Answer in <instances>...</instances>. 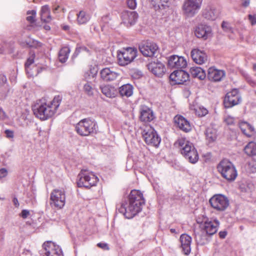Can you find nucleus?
<instances>
[{
	"label": "nucleus",
	"mask_w": 256,
	"mask_h": 256,
	"mask_svg": "<svg viewBox=\"0 0 256 256\" xmlns=\"http://www.w3.org/2000/svg\"><path fill=\"white\" fill-rule=\"evenodd\" d=\"M61 101L62 97L60 96H54L50 102L40 100L32 106L34 114L40 120H47L54 115Z\"/></svg>",
	"instance_id": "nucleus-1"
},
{
	"label": "nucleus",
	"mask_w": 256,
	"mask_h": 256,
	"mask_svg": "<svg viewBox=\"0 0 256 256\" xmlns=\"http://www.w3.org/2000/svg\"><path fill=\"white\" fill-rule=\"evenodd\" d=\"M145 200L142 194L138 190H132L129 195V202L126 206L122 204L118 209L120 213L122 214L126 218H132L142 210V207L144 204Z\"/></svg>",
	"instance_id": "nucleus-2"
},
{
	"label": "nucleus",
	"mask_w": 256,
	"mask_h": 256,
	"mask_svg": "<svg viewBox=\"0 0 256 256\" xmlns=\"http://www.w3.org/2000/svg\"><path fill=\"white\" fill-rule=\"evenodd\" d=\"M217 169L222 176L228 182H233L238 176L237 170L234 164L227 159L221 160L217 166Z\"/></svg>",
	"instance_id": "nucleus-3"
},
{
	"label": "nucleus",
	"mask_w": 256,
	"mask_h": 256,
	"mask_svg": "<svg viewBox=\"0 0 256 256\" xmlns=\"http://www.w3.org/2000/svg\"><path fill=\"white\" fill-rule=\"evenodd\" d=\"M197 222L200 224V228L204 234L212 236L218 231L220 222L217 220H210L206 216L198 218Z\"/></svg>",
	"instance_id": "nucleus-4"
},
{
	"label": "nucleus",
	"mask_w": 256,
	"mask_h": 256,
	"mask_svg": "<svg viewBox=\"0 0 256 256\" xmlns=\"http://www.w3.org/2000/svg\"><path fill=\"white\" fill-rule=\"evenodd\" d=\"M96 128V122L89 118L81 120L75 126L76 132L81 136H88L95 132Z\"/></svg>",
	"instance_id": "nucleus-5"
},
{
	"label": "nucleus",
	"mask_w": 256,
	"mask_h": 256,
	"mask_svg": "<svg viewBox=\"0 0 256 256\" xmlns=\"http://www.w3.org/2000/svg\"><path fill=\"white\" fill-rule=\"evenodd\" d=\"M98 178L92 172L82 170L78 176L77 184L78 187L90 188L96 184Z\"/></svg>",
	"instance_id": "nucleus-6"
},
{
	"label": "nucleus",
	"mask_w": 256,
	"mask_h": 256,
	"mask_svg": "<svg viewBox=\"0 0 256 256\" xmlns=\"http://www.w3.org/2000/svg\"><path fill=\"white\" fill-rule=\"evenodd\" d=\"M137 50L134 48H127L118 51V61L120 65L124 66L130 63L136 56Z\"/></svg>",
	"instance_id": "nucleus-7"
},
{
	"label": "nucleus",
	"mask_w": 256,
	"mask_h": 256,
	"mask_svg": "<svg viewBox=\"0 0 256 256\" xmlns=\"http://www.w3.org/2000/svg\"><path fill=\"white\" fill-rule=\"evenodd\" d=\"M142 136L148 144L157 146L160 142V138L155 130L149 126H146L144 128Z\"/></svg>",
	"instance_id": "nucleus-8"
},
{
	"label": "nucleus",
	"mask_w": 256,
	"mask_h": 256,
	"mask_svg": "<svg viewBox=\"0 0 256 256\" xmlns=\"http://www.w3.org/2000/svg\"><path fill=\"white\" fill-rule=\"evenodd\" d=\"M211 206L218 212L225 210L229 206L228 198L222 194H215L209 200Z\"/></svg>",
	"instance_id": "nucleus-9"
},
{
	"label": "nucleus",
	"mask_w": 256,
	"mask_h": 256,
	"mask_svg": "<svg viewBox=\"0 0 256 256\" xmlns=\"http://www.w3.org/2000/svg\"><path fill=\"white\" fill-rule=\"evenodd\" d=\"M202 0H185L182 10L188 16H193L200 8Z\"/></svg>",
	"instance_id": "nucleus-10"
},
{
	"label": "nucleus",
	"mask_w": 256,
	"mask_h": 256,
	"mask_svg": "<svg viewBox=\"0 0 256 256\" xmlns=\"http://www.w3.org/2000/svg\"><path fill=\"white\" fill-rule=\"evenodd\" d=\"M50 199L55 207L62 208L65 204V192L62 189H55L52 192Z\"/></svg>",
	"instance_id": "nucleus-11"
},
{
	"label": "nucleus",
	"mask_w": 256,
	"mask_h": 256,
	"mask_svg": "<svg viewBox=\"0 0 256 256\" xmlns=\"http://www.w3.org/2000/svg\"><path fill=\"white\" fill-rule=\"evenodd\" d=\"M42 246L44 251L42 256H64L60 246L50 241L44 242Z\"/></svg>",
	"instance_id": "nucleus-12"
},
{
	"label": "nucleus",
	"mask_w": 256,
	"mask_h": 256,
	"mask_svg": "<svg viewBox=\"0 0 256 256\" xmlns=\"http://www.w3.org/2000/svg\"><path fill=\"white\" fill-rule=\"evenodd\" d=\"M140 50L145 56L152 57L155 56L158 46L156 44L151 42H146L140 46Z\"/></svg>",
	"instance_id": "nucleus-13"
},
{
	"label": "nucleus",
	"mask_w": 256,
	"mask_h": 256,
	"mask_svg": "<svg viewBox=\"0 0 256 256\" xmlns=\"http://www.w3.org/2000/svg\"><path fill=\"white\" fill-rule=\"evenodd\" d=\"M180 248L181 252L185 255L188 256L191 252V244L192 238L190 236L186 234L180 235L179 239Z\"/></svg>",
	"instance_id": "nucleus-14"
},
{
	"label": "nucleus",
	"mask_w": 256,
	"mask_h": 256,
	"mask_svg": "<svg viewBox=\"0 0 256 256\" xmlns=\"http://www.w3.org/2000/svg\"><path fill=\"white\" fill-rule=\"evenodd\" d=\"M194 34L197 38L206 40L212 36V28L206 24H199L195 28Z\"/></svg>",
	"instance_id": "nucleus-15"
},
{
	"label": "nucleus",
	"mask_w": 256,
	"mask_h": 256,
	"mask_svg": "<svg viewBox=\"0 0 256 256\" xmlns=\"http://www.w3.org/2000/svg\"><path fill=\"white\" fill-rule=\"evenodd\" d=\"M174 146L181 148V153L184 156H188V153L194 148L193 144L184 138H180L174 142Z\"/></svg>",
	"instance_id": "nucleus-16"
},
{
	"label": "nucleus",
	"mask_w": 256,
	"mask_h": 256,
	"mask_svg": "<svg viewBox=\"0 0 256 256\" xmlns=\"http://www.w3.org/2000/svg\"><path fill=\"white\" fill-rule=\"evenodd\" d=\"M168 65L170 68H184L187 66L186 58L183 56L173 55L169 57Z\"/></svg>",
	"instance_id": "nucleus-17"
},
{
	"label": "nucleus",
	"mask_w": 256,
	"mask_h": 256,
	"mask_svg": "<svg viewBox=\"0 0 256 256\" xmlns=\"http://www.w3.org/2000/svg\"><path fill=\"white\" fill-rule=\"evenodd\" d=\"M121 18L122 22L126 26H130L136 22L138 14L134 11L124 10L122 13Z\"/></svg>",
	"instance_id": "nucleus-18"
},
{
	"label": "nucleus",
	"mask_w": 256,
	"mask_h": 256,
	"mask_svg": "<svg viewBox=\"0 0 256 256\" xmlns=\"http://www.w3.org/2000/svg\"><path fill=\"white\" fill-rule=\"evenodd\" d=\"M189 74L183 70L174 71L170 76V80L174 84H182L188 80Z\"/></svg>",
	"instance_id": "nucleus-19"
},
{
	"label": "nucleus",
	"mask_w": 256,
	"mask_h": 256,
	"mask_svg": "<svg viewBox=\"0 0 256 256\" xmlns=\"http://www.w3.org/2000/svg\"><path fill=\"white\" fill-rule=\"evenodd\" d=\"M240 100L238 90L236 89L228 92L224 100V102L227 107H232L238 104Z\"/></svg>",
	"instance_id": "nucleus-20"
},
{
	"label": "nucleus",
	"mask_w": 256,
	"mask_h": 256,
	"mask_svg": "<svg viewBox=\"0 0 256 256\" xmlns=\"http://www.w3.org/2000/svg\"><path fill=\"white\" fill-rule=\"evenodd\" d=\"M190 54L194 62L198 64H205L208 60V56L204 50L194 48L192 50Z\"/></svg>",
	"instance_id": "nucleus-21"
},
{
	"label": "nucleus",
	"mask_w": 256,
	"mask_h": 256,
	"mask_svg": "<svg viewBox=\"0 0 256 256\" xmlns=\"http://www.w3.org/2000/svg\"><path fill=\"white\" fill-rule=\"evenodd\" d=\"M148 68L154 74L158 76H162L166 72L164 65L158 60L149 63Z\"/></svg>",
	"instance_id": "nucleus-22"
},
{
	"label": "nucleus",
	"mask_w": 256,
	"mask_h": 256,
	"mask_svg": "<svg viewBox=\"0 0 256 256\" xmlns=\"http://www.w3.org/2000/svg\"><path fill=\"white\" fill-rule=\"evenodd\" d=\"M224 70L216 68L214 67L210 68L208 70V79L214 82H220L225 76Z\"/></svg>",
	"instance_id": "nucleus-23"
},
{
	"label": "nucleus",
	"mask_w": 256,
	"mask_h": 256,
	"mask_svg": "<svg viewBox=\"0 0 256 256\" xmlns=\"http://www.w3.org/2000/svg\"><path fill=\"white\" fill-rule=\"evenodd\" d=\"M140 120L144 122L152 121L154 118L152 111L147 106H141L140 108Z\"/></svg>",
	"instance_id": "nucleus-24"
},
{
	"label": "nucleus",
	"mask_w": 256,
	"mask_h": 256,
	"mask_svg": "<svg viewBox=\"0 0 256 256\" xmlns=\"http://www.w3.org/2000/svg\"><path fill=\"white\" fill-rule=\"evenodd\" d=\"M84 78L86 82L83 86V90L88 95L92 96L93 94L92 80L94 78V76L91 75L90 72H87L85 74Z\"/></svg>",
	"instance_id": "nucleus-25"
},
{
	"label": "nucleus",
	"mask_w": 256,
	"mask_h": 256,
	"mask_svg": "<svg viewBox=\"0 0 256 256\" xmlns=\"http://www.w3.org/2000/svg\"><path fill=\"white\" fill-rule=\"evenodd\" d=\"M150 2L154 10L162 14L169 6V0H150Z\"/></svg>",
	"instance_id": "nucleus-26"
},
{
	"label": "nucleus",
	"mask_w": 256,
	"mask_h": 256,
	"mask_svg": "<svg viewBox=\"0 0 256 256\" xmlns=\"http://www.w3.org/2000/svg\"><path fill=\"white\" fill-rule=\"evenodd\" d=\"M174 122L184 132H188L191 130L189 122L181 116H176L174 118Z\"/></svg>",
	"instance_id": "nucleus-27"
},
{
	"label": "nucleus",
	"mask_w": 256,
	"mask_h": 256,
	"mask_svg": "<svg viewBox=\"0 0 256 256\" xmlns=\"http://www.w3.org/2000/svg\"><path fill=\"white\" fill-rule=\"evenodd\" d=\"M100 76L105 81H112L118 76V74L110 68H106L100 71Z\"/></svg>",
	"instance_id": "nucleus-28"
},
{
	"label": "nucleus",
	"mask_w": 256,
	"mask_h": 256,
	"mask_svg": "<svg viewBox=\"0 0 256 256\" xmlns=\"http://www.w3.org/2000/svg\"><path fill=\"white\" fill-rule=\"evenodd\" d=\"M220 14L219 10L214 7L206 8L203 12V15L208 20H216Z\"/></svg>",
	"instance_id": "nucleus-29"
},
{
	"label": "nucleus",
	"mask_w": 256,
	"mask_h": 256,
	"mask_svg": "<svg viewBox=\"0 0 256 256\" xmlns=\"http://www.w3.org/2000/svg\"><path fill=\"white\" fill-rule=\"evenodd\" d=\"M239 127L242 133L248 137L251 136L254 131V128L246 122H242L239 123Z\"/></svg>",
	"instance_id": "nucleus-30"
},
{
	"label": "nucleus",
	"mask_w": 256,
	"mask_h": 256,
	"mask_svg": "<svg viewBox=\"0 0 256 256\" xmlns=\"http://www.w3.org/2000/svg\"><path fill=\"white\" fill-rule=\"evenodd\" d=\"M133 86L129 84H124L118 88V92L122 97L128 98L132 96L133 94Z\"/></svg>",
	"instance_id": "nucleus-31"
},
{
	"label": "nucleus",
	"mask_w": 256,
	"mask_h": 256,
	"mask_svg": "<svg viewBox=\"0 0 256 256\" xmlns=\"http://www.w3.org/2000/svg\"><path fill=\"white\" fill-rule=\"evenodd\" d=\"M102 92L109 98H113L116 96L118 94L116 89L111 86L106 85L101 87Z\"/></svg>",
	"instance_id": "nucleus-32"
},
{
	"label": "nucleus",
	"mask_w": 256,
	"mask_h": 256,
	"mask_svg": "<svg viewBox=\"0 0 256 256\" xmlns=\"http://www.w3.org/2000/svg\"><path fill=\"white\" fill-rule=\"evenodd\" d=\"M208 234H204L202 230L200 232H195V240L198 244L204 245L208 242Z\"/></svg>",
	"instance_id": "nucleus-33"
},
{
	"label": "nucleus",
	"mask_w": 256,
	"mask_h": 256,
	"mask_svg": "<svg viewBox=\"0 0 256 256\" xmlns=\"http://www.w3.org/2000/svg\"><path fill=\"white\" fill-rule=\"evenodd\" d=\"M190 73L193 77L197 78L200 80H204L206 76L205 72L200 67L191 68Z\"/></svg>",
	"instance_id": "nucleus-34"
},
{
	"label": "nucleus",
	"mask_w": 256,
	"mask_h": 256,
	"mask_svg": "<svg viewBox=\"0 0 256 256\" xmlns=\"http://www.w3.org/2000/svg\"><path fill=\"white\" fill-rule=\"evenodd\" d=\"M40 16L42 20L44 22H48L51 20L50 10L48 6L46 5L42 7Z\"/></svg>",
	"instance_id": "nucleus-35"
},
{
	"label": "nucleus",
	"mask_w": 256,
	"mask_h": 256,
	"mask_svg": "<svg viewBox=\"0 0 256 256\" xmlns=\"http://www.w3.org/2000/svg\"><path fill=\"white\" fill-rule=\"evenodd\" d=\"M76 15L77 22L79 24H86L90 18V14L83 10L80 11Z\"/></svg>",
	"instance_id": "nucleus-36"
},
{
	"label": "nucleus",
	"mask_w": 256,
	"mask_h": 256,
	"mask_svg": "<svg viewBox=\"0 0 256 256\" xmlns=\"http://www.w3.org/2000/svg\"><path fill=\"white\" fill-rule=\"evenodd\" d=\"M70 50L68 47L65 46L62 48L58 54V59L60 62L63 63L66 61L68 58Z\"/></svg>",
	"instance_id": "nucleus-37"
},
{
	"label": "nucleus",
	"mask_w": 256,
	"mask_h": 256,
	"mask_svg": "<svg viewBox=\"0 0 256 256\" xmlns=\"http://www.w3.org/2000/svg\"><path fill=\"white\" fill-rule=\"evenodd\" d=\"M244 152L249 156L256 155V143L250 142L244 148Z\"/></svg>",
	"instance_id": "nucleus-38"
},
{
	"label": "nucleus",
	"mask_w": 256,
	"mask_h": 256,
	"mask_svg": "<svg viewBox=\"0 0 256 256\" xmlns=\"http://www.w3.org/2000/svg\"><path fill=\"white\" fill-rule=\"evenodd\" d=\"M206 140L209 142H214L216 138V130L212 128H208L205 132Z\"/></svg>",
	"instance_id": "nucleus-39"
},
{
	"label": "nucleus",
	"mask_w": 256,
	"mask_h": 256,
	"mask_svg": "<svg viewBox=\"0 0 256 256\" xmlns=\"http://www.w3.org/2000/svg\"><path fill=\"white\" fill-rule=\"evenodd\" d=\"M190 163L195 164L198 160V154L196 148H192V150L188 153V156H184Z\"/></svg>",
	"instance_id": "nucleus-40"
},
{
	"label": "nucleus",
	"mask_w": 256,
	"mask_h": 256,
	"mask_svg": "<svg viewBox=\"0 0 256 256\" xmlns=\"http://www.w3.org/2000/svg\"><path fill=\"white\" fill-rule=\"evenodd\" d=\"M30 56L28 58L26 62L25 63V68L26 72L28 74H29L28 69L30 68V66L34 62V58L35 57V54L34 52H30Z\"/></svg>",
	"instance_id": "nucleus-41"
},
{
	"label": "nucleus",
	"mask_w": 256,
	"mask_h": 256,
	"mask_svg": "<svg viewBox=\"0 0 256 256\" xmlns=\"http://www.w3.org/2000/svg\"><path fill=\"white\" fill-rule=\"evenodd\" d=\"M195 113L199 117H202L208 114V110L202 106H198L195 108Z\"/></svg>",
	"instance_id": "nucleus-42"
},
{
	"label": "nucleus",
	"mask_w": 256,
	"mask_h": 256,
	"mask_svg": "<svg viewBox=\"0 0 256 256\" xmlns=\"http://www.w3.org/2000/svg\"><path fill=\"white\" fill-rule=\"evenodd\" d=\"M28 16L26 20L30 23L32 24L36 21V11L35 10H28L27 12Z\"/></svg>",
	"instance_id": "nucleus-43"
},
{
	"label": "nucleus",
	"mask_w": 256,
	"mask_h": 256,
	"mask_svg": "<svg viewBox=\"0 0 256 256\" xmlns=\"http://www.w3.org/2000/svg\"><path fill=\"white\" fill-rule=\"evenodd\" d=\"M247 168L250 172H256V160L252 159L249 161Z\"/></svg>",
	"instance_id": "nucleus-44"
},
{
	"label": "nucleus",
	"mask_w": 256,
	"mask_h": 256,
	"mask_svg": "<svg viewBox=\"0 0 256 256\" xmlns=\"http://www.w3.org/2000/svg\"><path fill=\"white\" fill-rule=\"evenodd\" d=\"M26 44L29 47H37L40 46V43L37 40L30 39L27 42Z\"/></svg>",
	"instance_id": "nucleus-45"
},
{
	"label": "nucleus",
	"mask_w": 256,
	"mask_h": 256,
	"mask_svg": "<svg viewBox=\"0 0 256 256\" xmlns=\"http://www.w3.org/2000/svg\"><path fill=\"white\" fill-rule=\"evenodd\" d=\"M128 6L132 10H134L136 7V0H126Z\"/></svg>",
	"instance_id": "nucleus-46"
},
{
	"label": "nucleus",
	"mask_w": 256,
	"mask_h": 256,
	"mask_svg": "<svg viewBox=\"0 0 256 256\" xmlns=\"http://www.w3.org/2000/svg\"><path fill=\"white\" fill-rule=\"evenodd\" d=\"M234 121H235L234 118L230 116H227L224 118V122L228 125H232V124H234Z\"/></svg>",
	"instance_id": "nucleus-47"
},
{
	"label": "nucleus",
	"mask_w": 256,
	"mask_h": 256,
	"mask_svg": "<svg viewBox=\"0 0 256 256\" xmlns=\"http://www.w3.org/2000/svg\"><path fill=\"white\" fill-rule=\"evenodd\" d=\"M248 18L251 24L254 26L256 24V14H248Z\"/></svg>",
	"instance_id": "nucleus-48"
},
{
	"label": "nucleus",
	"mask_w": 256,
	"mask_h": 256,
	"mask_svg": "<svg viewBox=\"0 0 256 256\" xmlns=\"http://www.w3.org/2000/svg\"><path fill=\"white\" fill-rule=\"evenodd\" d=\"M30 215V212L26 210H24L22 211L20 216L23 218H26Z\"/></svg>",
	"instance_id": "nucleus-49"
},
{
	"label": "nucleus",
	"mask_w": 256,
	"mask_h": 256,
	"mask_svg": "<svg viewBox=\"0 0 256 256\" xmlns=\"http://www.w3.org/2000/svg\"><path fill=\"white\" fill-rule=\"evenodd\" d=\"M8 174V170L4 168H2L0 169V178L6 177Z\"/></svg>",
	"instance_id": "nucleus-50"
},
{
	"label": "nucleus",
	"mask_w": 256,
	"mask_h": 256,
	"mask_svg": "<svg viewBox=\"0 0 256 256\" xmlns=\"http://www.w3.org/2000/svg\"><path fill=\"white\" fill-rule=\"evenodd\" d=\"M97 246L104 250H108L109 249L108 244L106 243L100 242L97 244Z\"/></svg>",
	"instance_id": "nucleus-51"
},
{
	"label": "nucleus",
	"mask_w": 256,
	"mask_h": 256,
	"mask_svg": "<svg viewBox=\"0 0 256 256\" xmlns=\"http://www.w3.org/2000/svg\"><path fill=\"white\" fill-rule=\"evenodd\" d=\"M5 134L8 138H12L14 137V132L12 130H5Z\"/></svg>",
	"instance_id": "nucleus-52"
},
{
	"label": "nucleus",
	"mask_w": 256,
	"mask_h": 256,
	"mask_svg": "<svg viewBox=\"0 0 256 256\" xmlns=\"http://www.w3.org/2000/svg\"><path fill=\"white\" fill-rule=\"evenodd\" d=\"M250 4V0H242V6L244 7H248Z\"/></svg>",
	"instance_id": "nucleus-53"
},
{
	"label": "nucleus",
	"mask_w": 256,
	"mask_h": 256,
	"mask_svg": "<svg viewBox=\"0 0 256 256\" xmlns=\"http://www.w3.org/2000/svg\"><path fill=\"white\" fill-rule=\"evenodd\" d=\"M226 234H227V232L226 231H221L219 232L220 237L222 238H225Z\"/></svg>",
	"instance_id": "nucleus-54"
},
{
	"label": "nucleus",
	"mask_w": 256,
	"mask_h": 256,
	"mask_svg": "<svg viewBox=\"0 0 256 256\" xmlns=\"http://www.w3.org/2000/svg\"><path fill=\"white\" fill-rule=\"evenodd\" d=\"M5 112L2 108H0V119L3 120L5 118Z\"/></svg>",
	"instance_id": "nucleus-55"
},
{
	"label": "nucleus",
	"mask_w": 256,
	"mask_h": 256,
	"mask_svg": "<svg viewBox=\"0 0 256 256\" xmlns=\"http://www.w3.org/2000/svg\"><path fill=\"white\" fill-rule=\"evenodd\" d=\"M248 82L252 86H254L256 85V82L251 78H248Z\"/></svg>",
	"instance_id": "nucleus-56"
},
{
	"label": "nucleus",
	"mask_w": 256,
	"mask_h": 256,
	"mask_svg": "<svg viewBox=\"0 0 256 256\" xmlns=\"http://www.w3.org/2000/svg\"><path fill=\"white\" fill-rule=\"evenodd\" d=\"M13 203L14 204V205L16 206V207H18L19 206V202H18V199L16 198H13Z\"/></svg>",
	"instance_id": "nucleus-57"
},
{
	"label": "nucleus",
	"mask_w": 256,
	"mask_h": 256,
	"mask_svg": "<svg viewBox=\"0 0 256 256\" xmlns=\"http://www.w3.org/2000/svg\"><path fill=\"white\" fill-rule=\"evenodd\" d=\"M170 232L172 233V234H174V233H177V232H176V229L174 228H170Z\"/></svg>",
	"instance_id": "nucleus-58"
},
{
	"label": "nucleus",
	"mask_w": 256,
	"mask_h": 256,
	"mask_svg": "<svg viewBox=\"0 0 256 256\" xmlns=\"http://www.w3.org/2000/svg\"><path fill=\"white\" fill-rule=\"evenodd\" d=\"M44 28L46 30H50V26H48V25L44 26Z\"/></svg>",
	"instance_id": "nucleus-59"
},
{
	"label": "nucleus",
	"mask_w": 256,
	"mask_h": 256,
	"mask_svg": "<svg viewBox=\"0 0 256 256\" xmlns=\"http://www.w3.org/2000/svg\"><path fill=\"white\" fill-rule=\"evenodd\" d=\"M68 28H69V26H64V30H68Z\"/></svg>",
	"instance_id": "nucleus-60"
},
{
	"label": "nucleus",
	"mask_w": 256,
	"mask_h": 256,
	"mask_svg": "<svg viewBox=\"0 0 256 256\" xmlns=\"http://www.w3.org/2000/svg\"><path fill=\"white\" fill-rule=\"evenodd\" d=\"M227 24L226 22H222V27L223 28H224V26H226V25H225V24Z\"/></svg>",
	"instance_id": "nucleus-61"
},
{
	"label": "nucleus",
	"mask_w": 256,
	"mask_h": 256,
	"mask_svg": "<svg viewBox=\"0 0 256 256\" xmlns=\"http://www.w3.org/2000/svg\"><path fill=\"white\" fill-rule=\"evenodd\" d=\"M73 15H74V14H72V12H70V13H69V14H68V18H70V16H73Z\"/></svg>",
	"instance_id": "nucleus-62"
},
{
	"label": "nucleus",
	"mask_w": 256,
	"mask_h": 256,
	"mask_svg": "<svg viewBox=\"0 0 256 256\" xmlns=\"http://www.w3.org/2000/svg\"><path fill=\"white\" fill-rule=\"evenodd\" d=\"M2 233L0 232V241L2 239Z\"/></svg>",
	"instance_id": "nucleus-63"
},
{
	"label": "nucleus",
	"mask_w": 256,
	"mask_h": 256,
	"mask_svg": "<svg viewBox=\"0 0 256 256\" xmlns=\"http://www.w3.org/2000/svg\"><path fill=\"white\" fill-rule=\"evenodd\" d=\"M254 69L255 71H256V64L254 65Z\"/></svg>",
	"instance_id": "nucleus-64"
}]
</instances>
